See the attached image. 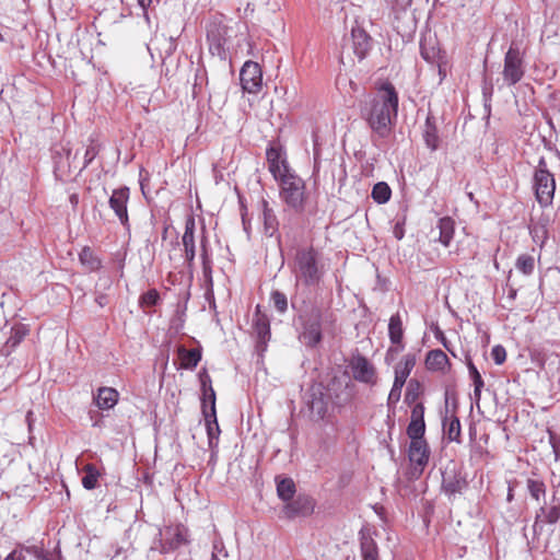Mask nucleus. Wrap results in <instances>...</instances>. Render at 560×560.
<instances>
[{
    "label": "nucleus",
    "instance_id": "nucleus-1",
    "mask_svg": "<svg viewBox=\"0 0 560 560\" xmlns=\"http://www.w3.org/2000/svg\"><path fill=\"white\" fill-rule=\"evenodd\" d=\"M399 96L390 82H384L370 102L366 121L380 137L386 138L397 119Z\"/></svg>",
    "mask_w": 560,
    "mask_h": 560
},
{
    "label": "nucleus",
    "instance_id": "nucleus-2",
    "mask_svg": "<svg viewBox=\"0 0 560 560\" xmlns=\"http://www.w3.org/2000/svg\"><path fill=\"white\" fill-rule=\"evenodd\" d=\"M294 273L305 285L317 284L324 275L318 250L313 246L298 249L294 257Z\"/></svg>",
    "mask_w": 560,
    "mask_h": 560
},
{
    "label": "nucleus",
    "instance_id": "nucleus-3",
    "mask_svg": "<svg viewBox=\"0 0 560 560\" xmlns=\"http://www.w3.org/2000/svg\"><path fill=\"white\" fill-rule=\"evenodd\" d=\"M276 182L284 205L298 213L303 212L308 199L305 182L295 172L283 175Z\"/></svg>",
    "mask_w": 560,
    "mask_h": 560
},
{
    "label": "nucleus",
    "instance_id": "nucleus-4",
    "mask_svg": "<svg viewBox=\"0 0 560 560\" xmlns=\"http://www.w3.org/2000/svg\"><path fill=\"white\" fill-rule=\"evenodd\" d=\"M323 318V310L315 305L305 308L299 315L301 325L299 339L307 348H315L322 342Z\"/></svg>",
    "mask_w": 560,
    "mask_h": 560
},
{
    "label": "nucleus",
    "instance_id": "nucleus-5",
    "mask_svg": "<svg viewBox=\"0 0 560 560\" xmlns=\"http://www.w3.org/2000/svg\"><path fill=\"white\" fill-rule=\"evenodd\" d=\"M533 189L536 200L541 207H548L552 203L556 180L553 174L549 171L544 159H540L533 175Z\"/></svg>",
    "mask_w": 560,
    "mask_h": 560
},
{
    "label": "nucleus",
    "instance_id": "nucleus-6",
    "mask_svg": "<svg viewBox=\"0 0 560 560\" xmlns=\"http://www.w3.org/2000/svg\"><path fill=\"white\" fill-rule=\"evenodd\" d=\"M189 544V530L183 524H170L160 529L159 550L168 553Z\"/></svg>",
    "mask_w": 560,
    "mask_h": 560
},
{
    "label": "nucleus",
    "instance_id": "nucleus-7",
    "mask_svg": "<svg viewBox=\"0 0 560 560\" xmlns=\"http://www.w3.org/2000/svg\"><path fill=\"white\" fill-rule=\"evenodd\" d=\"M525 74L523 54L512 44L504 56L502 75L509 85L518 83Z\"/></svg>",
    "mask_w": 560,
    "mask_h": 560
},
{
    "label": "nucleus",
    "instance_id": "nucleus-8",
    "mask_svg": "<svg viewBox=\"0 0 560 560\" xmlns=\"http://www.w3.org/2000/svg\"><path fill=\"white\" fill-rule=\"evenodd\" d=\"M348 366L355 381L371 386L377 383L376 369L364 355L360 353L352 354L349 359Z\"/></svg>",
    "mask_w": 560,
    "mask_h": 560
},
{
    "label": "nucleus",
    "instance_id": "nucleus-9",
    "mask_svg": "<svg viewBox=\"0 0 560 560\" xmlns=\"http://www.w3.org/2000/svg\"><path fill=\"white\" fill-rule=\"evenodd\" d=\"M266 160L268 164V171L271 173L273 178L277 180L283 175L294 172L291 168L285 152L280 144H270L266 150Z\"/></svg>",
    "mask_w": 560,
    "mask_h": 560
},
{
    "label": "nucleus",
    "instance_id": "nucleus-10",
    "mask_svg": "<svg viewBox=\"0 0 560 560\" xmlns=\"http://www.w3.org/2000/svg\"><path fill=\"white\" fill-rule=\"evenodd\" d=\"M242 89L250 94H256L262 86V72L260 66L252 60L246 61L240 72Z\"/></svg>",
    "mask_w": 560,
    "mask_h": 560
},
{
    "label": "nucleus",
    "instance_id": "nucleus-11",
    "mask_svg": "<svg viewBox=\"0 0 560 560\" xmlns=\"http://www.w3.org/2000/svg\"><path fill=\"white\" fill-rule=\"evenodd\" d=\"M253 329L256 335V348L259 352H264L267 343L270 340V322L267 314L261 312V306L258 304L255 308V317L253 322Z\"/></svg>",
    "mask_w": 560,
    "mask_h": 560
},
{
    "label": "nucleus",
    "instance_id": "nucleus-12",
    "mask_svg": "<svg viewBox=\"0 0 560 560\" xmlns=\"http://www.w3.org/2000/svg\"><path fill=\"white\" fill-rule=\"evenodd\" d=\"M129 188L128 187H121L114 189L108 203L110 209L115 212L117 218L119 219L120 223L126 228L129 229V217H128V209L127 205L129 201Z\"/></svg>",
    "mask_w": 560,
    "mask_h": 560
},
{
    "label": "nucleus",
    "instance_id": "nucleus-13",
    "mask_svg": "<svg viewBox=\"0 0 560 560\" xmlns=\"http://www.w3.org/2000/svg\"><path fill=\"white\" fill-rule=\"evenodd\" d=\"M228 27L218 21H212L207 26V40L209 49L214 55H221L224 51Z\"/></svg>",
    "mask_w": 560,
    "mask_h": 560
},
{
    "label": "nucleus",
    "instance_id": "nucleus-14",
    "mask_svg": "<svg viewBox=\"0 0 560 560\" xmlns=\"http://www.w3.org/2000/svg\"><path fill=\"white\" fill-rule=\"evenodd\" d=\"M315 501L308 495H298L294 500H290L283 508V514L287 518H295L299 516H308L313 513Z\"/></svg>",
    "mask_w": 560,
    "mask_h": 560
},
{
    "label": "nucleus",
    "instance_id": "nucleus-15",
    "mask_svg": "<svg viewBox=\"0 0 560 560\" xmlns=\"http://www.w3.org/2000/svg\"><path fill=\"white\" fill-rule=\"evenodd\" d=\"M424 365L428 371L444 375L450 373L452 369V363L441 349L430 350L425 355Z\"/></svg>",
    "mask_w": 560,
    "mask_h": 560
},
{
    "label": "nucleus",
    "instance_id": "nucleus-16",
    "mask_svg": "<svg viewBox=\"0 0 560 560\" xmlns=\"http://www.w3.org/2000/svg\"><path fill=\"white\" fill-rule=\"evenodd\" d=\"M438 124L439 118L432 113V110H429L423 126L422 137L427 148L430 149L431 151H436L440 148L441 143Z\"/></svg>",
    "mask_w": 560,
    "mask_h": 560
},
{
    "label": "nucleus",
    "instance_id": "nucleus-17",
    "mask_svg": "<svg viewBox=\"0 0 560 560\" xmlns=\"http://www.w3.org/2000/svg\"><path fill=\"white\" fill-rule=\"evenodd\" d=\"M328 396L322 386L313 387L308 402L311 415L317 420H323L328 412Z\"/></svg>",
    "mask_w": 560,
    "mask_h": 560
},
{
    "label": "nucleus",
    "instance_id": "nucleus-18",
    "mask_svg": "<svg viewBox=\"0 0 560 560\" xmlns=\"http://www.w3.org/2000/svg\"><path fill=\"white\" fill-rule=\"evenodd\" d=\"M408 456L411 463L418 465L421 470L428 465L430 450L425 439L410 440Z\"/></svg>",
    "mask_w": 560,
    "mask_h": 560
},
{
    "label": "nucleus",
    "instance_id": "nucleus-19",
    "mask_svg": "<svg viewBox=\"0 0 560 560\" xmlns=\"http://www.w3.org/2000/svg\"><path fill=\"white\" fill-rule=\"evenodd\" d=\"M352 47L355 56L362 60L371 49L372 38L370 34L361 26L351 30Z\"/></svg>",
    "mask_w": 560,
    "mask_h": 560
},
{
    "label": "nucleus",
    "instance_id": "nucleus-20",
    "mask_svg": "<svg viewBox=\"0 0 560 560\" xmlns=\"http://www.w3.org/2000/svg\"><path fill=\"white\" fill-rule=\"evenodd\" d=\"M349 383L339 377H332L326 388V395L337 406L345 405L350 399Z\"/></svg>",
    "mask_w": 560,
    "mask_h": 560
},
{
    "label": "nucleus",
    "instance_id": "nucleus-21",
    "mask_svg": "<svg viewBox=\"0 0 560 560\" xmlns=\"http://www.w3.org/2000/svg\"><path fill=\"white\" fill-rule=\"evenodd\" d=\"M119 400V393L113 388L103 386L100 387L93 397L94 404L101 410L113 409Z\"/></svg>",
    "mask_w": 560,
    "mask_h": 560
},
{
    "label": "nucleus",
    "instance_id": "nucleus-22",
    "mask_svg": "<svg viewBox=\"0 0 560 560\" xmlns=\"http://www.w3.org/2000/svg\"><path fill=\"white\" fill-rule=\"evenodd\" d=\"M179 369H195L201 360V352L198 349H186L184 346L177 348Z\"/></svg>",
    "mask_w": 560,
    "mask_h": 560
},
{
    "label": "nucleus",
    "instance_id": "nucleus-23",
    "mask_svg": "<svg viewBox=\"0 0 560 560\" xmlns=\"http://www.w3.org/2000/svg\"><path fill=\"white\" fill-rule=\"evenodd\" d=\"M417 362L416 354L408 353L401 358V360L395 366V378L396 383L405 384L411 371L413 370Z\"/></svg>",
    "mask_w": 560,
    "mask_h": 560
},
{
    "label": "nucleus",
    "instance_id": "nucleus-24",
    "mask_svg": "<svg viewBox=\"0 0 560 560\" xmlns=\"http://www.w3.org/2000/svg\"><path fill=\"white\" fill-rule=\"evenodd\" d=\"M388 336L390 342L397 346L396 351L404 349V327L400 315L397 313L389 318Z\"/></svg>",
    "mask_w": 560,
    "mask_h": 560
},
{
    "label": "nucleus",
    "instance_id": "nucleus-25",
    "mask_svg": "<svg viewBox=\"0 0 560 560\" xmlns=\"http://www.w3.org/2000/svg\"><path fill=\"white\" fill-rule=\"evenodd\" d=\"M261 211L265 234L272 236L278 231L279 221L273 209L269 207V202L266 199L261 200Z\"/></svg>",
    "mask_w": 560,
    "mask_h": 560
},
{
    "label": "nucleus",
    "instance_id": "nucleus-26",
    "mask_svg": "<svg viewBox=\"0 0 560 560\" xmlns=\"http://www.w3.org/2000/svg\"><path fill=\"white\" fill-rule=\"evenodd\" d=\"M186 260L190 264L195 258V222L188 220L182 237Z\"/></svg>",
    "mask_w": 560,
    "mask_h": 560
},
{
    "label": "nucleus",
    "instance_id": "nucleus-27",
    "mask_svg": "<svg viewBox=\"0 0 560 560\" xmlns=\"http://www.w3.org/2000/svg\"><path fill=\"white\" fill-rule=\"evenodd\" d=\"M30 334V329L24 324H15L11 328L10 337L4 345L5 354L9 355Z\"/></svg>",
    "mask_w": 560,
    "mask_h": 560
},
{
    "label": "nucleus",
    "instance_id": "nucleus-28",
    "mask_svg": "<svg viewBox=\"0 0 560 560\" xmlns=\"http://www.w3.org/2000/svg\"><path fill=\"white\" fill-rule=\"evenodd\" d=\"M467 487V481L456 474H444L442 488L448 495L460 493Z\"/></svg>",
    "mask_w": 560,
    "mask_h": 560
},
{
    "label": "nucleus",
    "instance_id": "nucleus-29",
    "mask_svg": "<svg viewBox=\"0 0 560 560\" xmlns=\"http://www.w3.org/2000/svg\"><path fill=\"white\" fill-rule=\"evenodd\" d=\"M79 260L88 272L97 271L102 267V260L90 246H84L81 249Z\"/></svg>",
    "mask_w": 560,
    "mask_h": 560
},
{
    "label": "nucleus",
    "instance_id": "nucleus-30",
    "mask_svg": "<svg viewBox=\"0 0 560 560\" xmlns=\"http://www.w3.org/2000/svg\"><path fill=\"white\" fill-rule=\"evenodd\" d=\"M443 431L451 442H460V422L456 415L446 416L443 420Z\"/></svg>",
    "mask_w": 560,
    "mask_h": 560
},
{
    "label": "nucleus",
    "instance_id": "nucleus-31",
    "mask_svg": "<svg viewBox=\"0 0 560 560\" xmlns=\"http://www.w3.org/2000/svg\"><path fill=\"white\" fill-rule=\"evenodd\" d=\"M439 230H440L439 241L444 246H446V247L450 246V244L453 240L454 233H455L454 220L450 217H444V218L440 219Z\"/></svg>",
    "mask_w": 560,
    "mask_h": 560
},
{
    "label": "nucleus",
    "instance_id": "nucleus-32",
    "mask_svg": "<svg viewBox=\"0 0 560 560\" xmlns=\"http://www.w3.org/2000/svg\"><path fill=\"white\" fill-rule=\"evenodd\" d=\"M361 557L363 560H378V548L370 535H363L360 540Z\"/></svg>",
    "mask_w": 560,
    "mask_h": 560
},
{
    "label": "nucleus",
    "instance_id": "nucleus-33",
    "mask_svg": "<svg viewBox=\"0 0 560 560\" xmlns=\"http://www.w3.org/2000/svg\"><path fill=\"white\" fill-rule=\"evenodd\" d=\"M277 493L279 498L287 503L293 499L295 494V483L291 478H277Z\"/></svg>",
    "mask_w": 560,
    "mask_h": 560
},
{
    "label": "nucleus",
    "instance_id": "nucleus-34",
    "mask_svg": "<svg viewBox=\"0 0 560 560\" xmlns=\"http://www.w3.org/2000/svg\"><path fill=\"white\" fill-rule=\"evenodd\" d=\"M84 476L82 478V486L86 490L96 488L98 478L101 476L98 469L93 464H86L83 467Z\"/></svg>",
    "mask_w": 560,
    "mask_h": 560
},
{
    "label": "nucleus",
    "instance_id": "nucleus-35",
    "mask_svg": "<svg viewBox=\"0 0 560 560\" xmlns=\"http://www.w3.org/2000/svg\"><path fill=\"white\" fill-rule=\"evenodd\" d=\"M371 196L375 202L386 203L392 197V189L385 182H380L373 186Z\"/></svg>",
    "mask_w": 560,
    "mask_h": 560
},
{
    "label": "nucleus",
    "instance_id": "nucleus-36",
    "mask_svg": "<svg viewBox=\"0 0 560 560\" xmlns=\"http://www.w3.org/2000/svg\"><path fill=\"white\" fill-rule=\"evenodd\" d=\"M422 393L423 389L421 383L416 378H411L405 393V402L408 405L417 404V400L422 395Z\"/></svg>",
    "mask_w": 560,
    "mask_h": 560
},
{
    "label": "nucleus",
    "instance_id": "nucleus-37",
    "mask_svg": "<svg viewBox=\"0 0 560 560\" xmlns=\"http://www.w3.org/2000/svg\"><path fill=\"white\" fill-rule=\"evenodd\" d=\"M516 269L525 276H532L535 270V258L528 254H522L516 258Z\"/></svg>",
    "mask_w": 560,
    "mask_h": 560
},
{
    "label": "nucleus",
    "instance_id": "nucleus-38",
    "mask_svg": "<svg viewBox=\"0 0 560 560\" xmlns=\"http://www.w3.org/2000/svg\"><path fill=\"white\" fill-rule=\"evenodd\" d=\"M467 366L469 370L470 377L474 382V396H475V399L478 401L480 399L481 389H482L485 383H483V380H482L479 371L477 370V368L475 366V364L471 361H468Z\"/></svg>",
    "mask_w": 560,
    "mask_h": 560
},
{
    "label": "nucleus",
    "instance_id": "nucleus-39",
    "mask_svg": "<svg viewBox=\"0 0 560 560\" xmlns=\"http://www.w3.org/2000/svg\"><path fill=\"white\" fill-rule=\"evenodd\" d=\"M202 413H209L210 416L215 413V393L211 386L203 390Z\"/></svg>",
    "mask_w": 560,
    "mask_h": 560
},
{
    "label": "nucleus",
    "instance_id": "nucleus-40",
    "mask_svg": "<svg viewBox=\"0 0 560 560\" xmlns=\"http://www.w3.org/2000/svg\"><path fill=\"white\" fill-rule=\"evenodd\" d=\"M406 433L410 440L424 439L425 421H409Z\"/></svg>",
    "mask_w": 560,
    "mask_h": 560
},
{
    "label": "nucleus",
    "instance_id": "nucleus-41",
    "mask_svg": "<svg viewBox=\"0 0 560 560\" xmlns=\"http://www.w3.org/2000/svg\"><path fill=\"white\" fill-rule=\"evenodd\" d=\"M207 433L209 436V440L218 439L220 433L219 423L217 420V413L214 416H210L209 413H203Z\"/></svg>",
    "mask_w": 560,
    "mask_h": 560
},
{
    "label": "nucleus",
    "instance_id": "nucleus-42",
    "mask_svg": "<svg viewBox=\"0 0 560 560\" xmlns=\"http://www.w3.org/2000/svg\"><path fill=\"white\" fill-rule=\"evenodd\" d=\"M527 488L530 495L537 501L546 493V487L541 480L529 479L527 481Z\"/></svg>",
    "mask_w": 560,
    "mask_h": 560
},
{
    "label": "nucleus",
    "instance_id": "nucleus-43",
    "mask_svg": "<svg viewBox=\"0 0 560 560\" xmlns=\"http://www.w3.org/2000/svg\"><path fill=\"white\" fill-rule=\"evenodd\" d=\"M540 512L544 516L542 522L548 524H555L560 520V503L549 509L541 508Z\"/></svg>",
    "mask_w": 560,
    "mask_h": 560
},
{
    "label": "nucleus",
    "instance_id": "nucleus-44",
    "mask_svg": "<svg viewBox=\"0 0 560 560\" xmlns=\"http://www.w3.org/2000/svg\"><path fill=\"white\" fill-rule=\"evenodd\" d=\"M160 300V294L158 290L151 289L143 293L140 298V306L141 307H152L158 304Z\"/></svg>",
    "mask_w": 560,
    "mask_h": 560
},
{
    "label": "nucleus",
    "instance_id": "nucleus-45",
    "mask_svg": "<svg viewBox=\"0 0 560 560\" xmlns=\"http://www.w3.org/2000/svg\"><path fill=\"white\" fill-rule=\"evenodd\" d=\"M271 301L276 310L280 313H284L288 308V299L284 293L280 291H273L271 293Z\"/></svg>",
    "mask_w": 560,
    "mask_h": 560
},
{
    "label": "nucleus",
    "instance_id": "nucleus-46",
    "mask_svg": "<svg viewBox=\"0 0 560 560\" xmlns=\"http://www.w3.org/2000/svg\"><path fill=\"white\" fill-rule=\"evenodd\" d=\"M491 357L495 364L501 365L506 360V350L503 346L497 345L491 350Z\"/></svg>",
    "mask_w": 560,
    "mask_h": 560
},
{
    "label": "nucleus",
    "instance_id": "nucleus-47",
    "mask_svg": "<svg viewBox=\"0 0 560 560\" xmlns=\"http://www.w3.org/2000/svg\"><path fill=\"white\" fill-rule=\"evenodd\" d=\"M100 152V145L95 143H91L88 145L85 153H84V165L83 167H86L92 163V161L97 156Z\"/></svg>",
    "mask_w": 560,
    "mask_h": 560
},
{
    "label": "nucleus",
    "instance_id": "nucleus-48",
    "mask_svg": "<svg viewBox=\"0 0 560 560\" xmlns=\"http://www.w3.org/2000/svg\"><path fill=\"white\" fill-rule=\"evenodd\" d=\"M424 411L425 407L423 402H417L412 405L411 412H410V420L411 421H424Z\"/></svg>",
    "mask_w": 560,
    "mask_h": 560
},
{
    "label": "nucleus",
    "instance_id": "nucleus-49",
    "mask_svg": "<svg viewBox=\"0 0 560 560\" xmlns=\"http://www.w3.org/2000/svg\"><path fill=\"white\" fill-rule=\"evenodd\" d=\"M530 234L535 243H540V246L544 245L547 238V230L544 226H534L530 229Z\"/></svg>",
    "mask_w": 560,
    "mask_h": 560
},
{
    "label": "nucleus",
    "instance_id": "nucleus-50",
    "mask_svg": "<svg viewBox=\"0 0 560 560\" xmlns=\"http://www.w3.org/2000/svg\"><path fill=\"white\" fill-rule=\"evenodd\" d=\"M405 384L402 383H396V381H394L393 383V387L389 392V395H388V402L390 404H396L399 401L400 399V395H401V389L404 387Z\"/></svg>",
    "mask_w": 560,
    "mask_h": 560
},
{
    "label": "nucleus",
    "instance_id": "nucleus-51",
    "mask_svg": "<svg viewBox=\"0 0 560 560\" xmlns=\"http://www.w3.org/2000/svg\"><path fill=\"white\" fill-rule=\"evenodd\" d=\"M26 551L34 555L38 560H46L44 551L39 547H36V546L27 547Z\"/></svg>",
    "mask_w": 560,
    "mask_h": 560
},
{
    "label": "nucleus",
    "instance_id": "nucleus-52",
    "mask_svg": "<svg viewBox=\"0 0 560 560\" xmlns=\"http://www.w3.org/2000/svg\"><path fill=\"white\" fill-rule=\"evenodd\" d=\"M139 7L142 9L144 15L147 16L148 9L150 8L152 0H137Z\"/></svg>",
    "mask_w": 560,
    "mask_h": 560
},
{
    "label": "nucleus",
    "instance_id": "nucleus-53",
    "mask_svg": "<svg viewBox=\"0 0 560 560\" xmlns=\"http://www.w3.org/2000/svg\"><path fill=\"white\" fill-rule=\"evenodd\" d=\"M201 247H202L201 258H202L203 265L206 266V264L208 261V253H207V248H206V237H203L201 241Z\"/></svg>",
    "mask_w": 560,
    "mask_h": 560
},
{
    "label": "nucleus",
    "instance_id": "nucleus-54",
    "mask_svg": "<svg viewBox=\"0 0 560 560\" xmlns=\"http://www.w3.org/2000/svg\"><path fill=\"white\" fill-rule=\"evenodd\" d=\"M4 560H23V557L18 551H12L10 555H8Z\"/></svg>",
    "mask_w": 560,
    "mask_h": 560
},
{
    "label": "nucleus",
    "instance_id": "nucleus-55",
    "mask_svg": "<svg viewBox=\"0 0 560 560\" xmlns=\"http://www.w3.org/2000/svg\"><path fill=\"white\" fill-rule=\"evenodd\" d=\"M441 341H442V345L446 348V350L450 351L454 357H456V354L450 349V347L447 345V340L444 336H442Z\"/></svg>",
    "mask_w": 560,
    "mask_h": 560
},
{
    "label": "nucleus",
    "instance_id": "nucleus-56",
    "mask_svg": "<svg viewBox=\"0 0 560 560\" xmlns=\"http://www.w3.org/2000/svg\"><path fill=\"white\" fill-rule=\"evenodd\" d=\"M394 233H395V236H396L398 240H401V238H402V236H404L402 231H401V230H398L397 228H395Z\"/></svg>",
    "mask_w": 560,
    "mask_h": 560
},
{
    "label": "nucleus",
    "instance_id": "nucleus-57",
    "mask_svg": "<svg viewBox=\"0 0 560 560\" xmlns=\"http://www.w3.org/2000/svg\"><path fill=\"white\" fill-rule=\"evenodd\" d=\"M32 416H33V411L30 410L26 415V421H27L30 428L32 427Z\"/></svg>",
    "mask_w": 560,
    "mask_h": 560
},
{
    "label": "nucleus",
    "instance_id": "nucleus-58",
    "mask_svg": "<svg viewBox=\"0 0 560 560\" xmlns=\"http://www.w3.org/2000/svg\"><path fill=\"white\" fill-rule=\"evenodd\" d=\"M421 55H422V57H423L425 60H429V59H430V57H429V52H427L424 48H422V50H421Z\"/></svg>",
    "mask_w": 560,
    "mask_h": 560
},
{
    "label": "nucleus",
    "instance_id": "nucleus-59",
    "mask_svg": "<svg viewBox=\"0 0 560 560\" xmlns=\"http://www.w3.org/2000/svg\"><path fill=\"white\" fill-rule=\"evenodd\" d=\"M494 266L498 268L499 267V264L497 261V259L494 258Z\"/></svg>",
    "mask_w": 560,
    "mask_h": 560
},
{
    "label": "nucleus",
    "instance_id": "nucleus-60",
    "mask_svg": "<svg viewBox=\"0 0 560 560\" xmlns=\"http://www.w3.org/2000/svg\"><path fill=\"white\" fill-rule=\"evenodd\" d=\"M212 559H213V560H217V557H215V555H212Z\"/></svg>",
    "mask_w": 560,
    "mask_h": 560
}]
</instances>
